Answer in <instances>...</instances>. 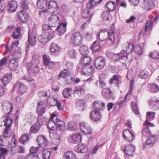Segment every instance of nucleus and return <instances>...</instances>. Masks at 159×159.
Here are the masks:
<instances>
[{
  "instance_id": "nucleus-3",
  "label": "nucleus",
  "mask_w": 159,
  "mask_h": 159,
  "mask_svg": "<svg viewBox=\"0 0 159 159\" xmlns=\"http://www.w3.org/2000/svg\"><path fill=\"white\" fill-rule=\"evenodd\" d=\"M39 58L34 59L33 57L31 63L28 64V66L27 68V70L28 72L30 73V72L34 73H37L39 70V68L38 66V64L39 63Z\"/></svg>"
},
{
  "instance_id": "nucleus-20",
  "label": "nucleus",
  "mask_w": 159,
  "mask_h": 159,
  "mask_svg": "<svg viewBox=\"0 0 159 159\" xmlns=\"http://www.w3.org/2000/svg\"><path fill=\"white\" fill-rule=\"evenodd\" d=\"M36 111L39 116H42L45 111V105L43 102L40 101L38 102Z\"/></svg>"
},
{
  "instance_id": "nucleus-47",
  "label": "nucleus",
  "mask_w": 159,
  "mask_h": 159,
  "mask_svg": "<svg viewBox=\"0 0 159 159\" xmlns=\"http://www.w3.org/2000/svg\"><path fill=\"white\" fill-rule=\"evenodd\" d=\"M57 127L61 131L65 130L66 128L65 123L63 121L57 119Z\"/></svg>"
},
{
  "instance_id": "nucleus-15",
  "label": "nucleus",
  "mask_w": 159,
  "mask_h": 159,
  "mask_svg": "<svg viewBox=\"0 0 159 159\" xmlns=\"http://www.w3.org/2000/svg\"><path fill=\"white\" fill-rule=\"evenodd\" d=\"M124 51H121V52L118 54H114L113 53H110L111 56H112L113 60L115 61H117L120 60H124L125 61L127 60V53L124 52Z\"/></svg>"
},
{
  "instance_id": "nucleus-59",
  "label": "nucleus",
  "mask_w": 159,
  "mask_h": 159,
  "mask_svg": "<svg viewBox=\"0 0 159 159\" xmlns=\"http://www.w3.org/2000/svg\"><path fill=\"white\" fill-rule=\"evenodd\" d=\"M68 53L69 57L72 59H76L77 53L75 50L74 49H70L68 51Z\"/></svg>"
},
{
  "instance_id": "nucleus-38",
  "label": "nucleus",
  "mask_w": 159,
  "mask_h": 159,
  "mask_svg": "<svg viewBox=\"0 0 159 159\" xmlns=\"http://www.w3.org/2000/svg\"><path fill=\"white\" fill-rule=\"evenodd\" d=\"M9 10L11 12H14L17 7L16 2L15 1H11L9 2L7 5Z\"/></svg>"
},
{
  "instance_id": "nucleus-22",
  "label": "nucleus",
  "mask_w": 159,
  "mask_h": 159,
  "mask_svg": "<svg viewBox=\"0 0 159 159\" xmlns=\"http://www.w3.org/2000/svg\"><path fill=\"white\" fill-rule=\"evenodd\" d=\"M2 106V110L7 114H10L13 109V105L10 102L3 103Z\"/></svg>"
},
{
  "instance_id": "nucleus-10",
  "label": "nucleus",
  "mask_w": 159,
  "mask_h": 159,
  "mask_svg": "<svg viewBox=\"0 0 159 159\" xmlns=\"http://www.w3.org/2000/svg\"><path fill=\"white\" fill-rule=\"evenodd\" d=\"M48 21L49 27L53 28L60 23L59 17L55 15L52 14L48 18Z\"/></svg>"
},
{
  "instance_id": "nucleus-9",
  "label": "nucleus",
  "mask_w": 159,
  "mask_h": 159,
  "mask_svg": "<svg viewBox=\"0 0 159 159\" xmlns=\"http://www.w3.org/2000/svg\"><path fill=\"white\" fill-rule=\"evenodd\" d=\"M148 104L151 109L154 111L157 110L159 108V98L152 97L148 101Z\"/></svg>"
},
{
  "instance_id": "nucleus-51",
  "label": "nucleus",
  "mask_w": 159,
  "mask_h": 159,
  "mask_svg": "<svg viewBox=\"0 0 159 159\" xmlns=\"http://www.w3.org/2000/svg\"><path fill=\"white\" fill-rule=\"evenodd\" d=\"M85 90L83 88H81L80 87H76L75 88V90L74 92V94L77 95L80 97L83 95L85 93Z\"/></svg>"
},
{
  "instance_id": "nucleus-34",
  "label": "nucleus",
  "mask_w": 159,
  "mask_h": 159,
  "mask_svg": "<svg viewBox=\"0 0 159 159\" xmlns=\"http://www.w3.org/2000/svg\"><path fill=\"white\" fill-rule=\"evenodd\" d=\"M123 47L124 50L121 51H124L125 52L127 53V57L129 53L133 50L134 45L131 43H127L123 45ZM123 53H124V52H123Z\"/></svg>"
},
{
  "instance_id": "nucleus-28",
  "label": "nucleus",
  "mask_w": 159,
  "mask_h": 159,
  "mask_svg": "<svg viewBox=\"0 0 159 159\" xmlns=\"http://www.w3.org/2000/svg\"><path fill=\"white\" fill-rule=\"evenodd\" d=\"M94 109L97 111H102L105 107V103L102 101L95 102L93 104Z\"/></svg>"
},
{
  "instance_id": "nucleus-62",
  "label": "nucleus",
  "mask_w": 159,
  "mask_h": 159,
  "mask_svg": "<svg viewBox=\"0 0 159 159\" xmlns=\"http://www.w3.org/2000/svg\"><path fill=\"white\" fill-rule=\"evenodd\" d=\"M98 1L97 0H91L89 1L86 5V7L88 9H90L93 7L96 4Z\"/></svg>"
},
{
  "instance_id": "nucleus-21",
  "label": "nucleus",
  "mask_w": 159,
  "mask_h": 159,
  "mask_svg": "<svg viewBox=\"0 0 159 159\" xmlns=\"http://www.w3.org/2000/svg\"><path fill=\"white\" fill-rule=\"evenodd\" d=\"M135 147L134 146L128 144L124 148V151L125 153L129 156H132L135 153Z\"/></svg>"
},
{
  "instance_id": "nucleus-39",
  "label": "nucleus",
  "mask_w": 159,
  "mask_h": 159,
  "mask_svg": "<svg viewBox=\"0 0 159 159\" xmlns=\"http://www.w3.org/2000/svg\"><path fill=\"white\" fill-rule=\"evenodd\" d=\"M64 159H76L75 154L73 151H70L65 152L63 155Z\"/></svg>"
},
{
  "instance_id": "nucleus-8",
  "label": "nucleus",
  "mask_w": 159,
  "mask_h": 159,
  "mask_svg": "<svg viewBox=\"0 0 159 159\" xmlns=\"http://www.w3.org/2000/svg\"><path fill=\"white\" fill-rule=\"evenodd\" d=\"M79 125L80 130L83 133L87 135H90L92 134V129L88 123L84 122H81L80 123Z\"/></svg>"
},
{
  "instance_id": "nucleus-53",
  "label": "nucleus",
  "mask_w": 159,
  "mask_h": 159,
  "mask_svg": "<svg viewBox=\"0 0 159 159\" xmlns=\"http://www.w3.org/2000/svg\"><path fill=\"white\" fill-rule=\"evenodd\" d=\"M29 136L27 134H23L20 138V142L23 144L27 143L29 141Z\"/></svg>"
},
{
  "instance_id": "nucleus-58",
  "label": "nucleus",
  "mask_w": 159,
  "mask_h": 159,
  "mask_svg": "<svg viewBox=\"0 0 159 159\" xmlns=\"http://www.w3.org/2000/svg\"><path fill=\"white\" fill-rule=\"evenodd\" d=\"M133 50L139 55H141L143 52L142 47L138 45L134 46Z\"/></svg>"
},
{
  "instance_id": "nucleus-37",
  "label": "nucleus",
  "mask_w": 159,
  "mask_h": 159,
  "mask_svg": "<svg viewBox=\"0 0 159 159\" xmlns=\"http://www.w3.org/2000/svg\"><path fill=\"white\" fill-rule=\"evenodd\" d=\"M11 73H7L2 78V82L4 85H7L11 81Z\"/></svg>"
},
{
  "instance_id": "nucleus-19",
  "label": "nucleus",
  "mask_w": 159,
  "mask_h": 159,
  "mask_svg": "<svg viewBox=\"0 0 159 159\" xmlns=\"http://www.w3.org/2000/svg\"><path fill=\"white\" fill-rule=\"evenodd\" d=\"M36 140L38 143L39 147L44 148L47 146L48 141L42 135L38 136Z\"/></svg>"
},
{
  "instance_id": "nucleus-4",
  "label": "nucleus",
  "mask_w": 159,
  "mask_h": 159,
  "mask_svg": "<svg viewBox=\"0 0 159 159\" xmlns=\"http://www.w3.org/2000/svg\"><path fill=\"white\" fill-rule=\"evenodd\" d=\"M2 120L4 122V125L6 126L3 131V134L5 136H7V135L9 133V131L11 127L13 120L11 117L8 116H3Z\"/></svg>"
},
{
  "instance_id": "nucleus-14",
  "label": "nucleus",
  "mask_w": 159,
  "mask_h": 159,
  "mask_svg": "<svg viewBox=\"0 0 159 159\" xmlns=\"http://www.w3.org/2000/svg\"><path fill=\"white\" fill-rule=\"evenodd\" d=\"M123 137L127 142H131L135 139V135L133 132L128 130H125L123 132Z\"/></svg>"
},
{
  "instance_id": "nucleus-11",
  "label": "nucleus",
  "mask_w": 159,
  "mask_h": 159,
  "mask_svg": "<svg viewBox=\"0 0 159 159\" xmlns=\"http://www.w3.org/2000/svg\"><path fill=\"white\" fill-rule=\"evenodd\" d=\"M82 35L79 32L74 33L71 37V42L77 46L82 43Z\"/></svg>"
},
{
  "instance_id": "nucleus-56",
  "label": "nucleus",
  "mask_w": 159,
  "mask_h": 159,
  "mask_svg": "<svg viewBox=\"0 0 159 159\" xmlns=\"http://www.w3.org/2000/svg\"><path fill=\"white\" fill-rule=\"evenodd\" d=\"M67 129L68 130L75 131L77 129V127L75 123L70 121L68 123Z\"/></svg>"
},
{
  "instance_id": "nucleus-52",
  "label": "nucleus",
  "mask_w": 159,
  "mask_h": 159,
  "mask_svg": "<svg viewBox=\"0 0 159 159\" xmlns=\"http://www.w3.org/2000/svg\"><path fill=\"white\" fill-rule=\"evenodd\" d=\"M63 67L65 69L70 72L73 69L74 64L70 61H67L64 64Z\"/></svg>"
},
{
  "instance_id": "nucleus-57",
  "label": "nucleus",
  "mask_w": 159,
  "mask_h": 159,
  "mask_svg": "<svg viewBox=\"0 0 159 159\" xmlns=\"http://www.w3.org/2000/svg\"><path fill=\"white\" fill-rule=\"evenodd\" d=\"M84 100L83 99H80L77 101L76 102V107L79 110L82 111L84 110Z\"/></svg>"
},
{
  "instance_id": "nucleus-32",
  "label": "nucleus",
  "mask_w": 159,
  "mask_h": 159,
  "mask_svg": "<svg viewBox=\"0 0 159 159\" xmlns=\"http://www.w3.org/2000/svg\"><path fill=\"white\" fill-rule=\"evenodd\" d=\"M8 66L11 70L15 71L18 68V64L16 60L11 59L9 60Z\"/></svg>"
},
{
  "instance_id": "nucleus-48",
  "label": "nucleus",
  "mask_w": 159,
  "mask_h": 159,
  "mask_svg": "<svg viewBox=\"0 0 159 159\" xmlns=\"http://www.w3.org/2000/svg\"><path fill=\"white\" fill-rule=\"evenodd\" d=\"M15 102L20 107L22 108L24 107L25 104L24 100L21 98V96H17L15 99Z\"/></svg>"
},
{
  "instance_id": "nucleus-6",
  "label": "nucleus",
  "mask_w": 159,
  "mask_h": 159,
  "mask_svg": "<svg viewBox=\"0 0 159 159\" xmlns=\"http://www.w3.org/2000/svg\"><path fill=\"white\" fill-rule=\"evenodd\" d=\"M45 123L44 119L39 118V116L37 119V122L31 126L30 133L34 134L37 133L39 130L41 125Z\"/></svg>"
},
{
  "instance_id": "nucleus-33",
  "label": "nucleus",
  "mask_w": 159,
  "mask_h": 159,
  "mask_svg": "<svg viewBox=\"0 0 159 159\" xmlns=\"http://www.w3.org/2000/svg\"><path fill=\"white\" fill-rule=\"evenodd\" d=\"M15 89L18 90L20 93H24L26 91V87L23 84L20 82H17L14 85Z\"/></svg>"
},
{
  "instance_id": "nucleus-60",
  "label": "nucleus",
  "mask_w": 159,
  "mask_h": 159,
  "mask_svg": "<svg viewBox=\"0 0 159 159\" xmlns=\"http://www.w3.org/2000/svg\"><path fill=\"white\" fill-rule=\"evenodd\" d=\"M79 50L80 54L82 55H87L89 52L88 48L85 46H83L80 47Z\"/></svg>"
},
{
  "instance_id": "nucleus-17",
  "label": "nucleus",
  "mask_w": 159,
  "mask_h": 159,
  "mask_svg": "<svg viewBox=\"0 0 159 159\" xmlns=\"http://www.w3.org/2000/svg\"><path fill=\"white\" fill-rule=\"evenodd\" d=\"M101 94L103 97L106 99H114L115 97L113 93L110 91L109 88H104L101 91Z\"/></svg>"
},
{
  "instance_id": "nucleus-45",
  "label": "nucleus",
  "mask_w": 159,
  "mask_h": 159,
  "mask_svg": "<svg viewBox=\"0 0 159 159\" xmlns=\"http://www.w3.org/2000/svg\"><path fill=\"white\" fill-rule=\"evenodd\" d=\"M99 41L96 40L92 44L90 48L93 52L97 51L100 48V43Z\"/></svg>"
},
{
  "instance_id": "nucleus-1",
  "label": "nucleus",
  "mask_w": 159,
  "mask_h": 159,
  "mask_svg": "<svg viewBox=\"0 0 159 159\" xmlns=\"http://www.w3.org/2000/svg\"><path fill=\"white\" fill-rule=\"evenodd\" d=\"M115 28L114 24H112L110 26L109 30L105 29L101 30L97 35L98 39L101 42L108 40L111 45H114L116 43L118 44L120 41L118 37L120 32L115 30Z\"/></svg>"
},
{
  "instance_id": "nucleus-43",
  "label": "nucleus",
  "mask_w": 159,
  "mask_h": 159,
  "mask_svg": "<svg viewBox=\"0 0 159 159\" xmlns=\"http://www.w3.org/2000/svg\"><path fill=\"white\" fill-rule=\"evenodd\" d=\"M72 92V90L71 88H66L63 90L62 94L65 98H67L71 96Z\"/></svg>"
},
{
  "instance_id": "nucleus-16",
  "label": "nucleus",
  "mask_w": 159,
  "mask_h": 159,
  "mask_svg": "<svg viewBox=\"0 0 159 159\" xmlns=\"http://www.w3.org/2000/svg\"><path fill=\"white\" fill-rule=\"evenodd\" d=\"M82 136L78 133H74L68 137V140L70 143H75L80 142L82 140Z\"/></svg>"
},
{
  "instance_id": "nucleus-29",
  "label": "nucleus",
  "mask_w": 159,
  "mask_h": 159,
  "mask_svg": "<svg viewBox=\"0 0 159 159\" xmlns=\"http://www.w3.org/2000/svg\"><path fill=\"white\" fill-rule=\"evenodd\" d=\"M18 17L21 21L23 22L26 21L29 18V16L27 12L22 10L20 11L18 13Z\"/></svg>"
},
{
  "instance_id": "nucleus-64",
  "label": "nucleus",
  "mask_w": 159,
  "mask_h": 159,
  "mask_svg": "<svg viewBox=\"0 0 159 159\" xmlns=\"http://www.w3.org/2000/svg\"><path fill=\"white\" fill-rule=\"evenodd\" d=\"M153 21L151 20H148L146 23L145 28V32L148 30H151L152 28Z\"/></svg>"
},
{
  "instance_id": "nucleus-30",
  "label": "nucleus",
  "mask_w": 159,
  "mask_h": 159,
  "mask_svg": "<svg viewBox=\"0 0 159 159\" xmlns=\"http://www.w3.org/2000/svg\"><path fill=\"white\" fill-rule=\"evenodd\" d=\"M147 120L145 121L144 123H143V131H142V135L144 136H149L150 135L151 132L150 129H149L148 127L151 126L150 125H149Z\"/></svg>"
},
{
  "instance_id": "nucleus-40",
  "label": "nucleus",
  "mask_w": 159,
  "mask_h": 159,
  "mask_svg": "<svg viewBox=\"0 0 159 159\" xmlns=\"http://www.w3.org/2000/svg\"><path fill=\"white\" fill-rule=\"evenodd\" d=\"M125 97L123 101L121 100L120 98L119 99L118 103L115 104L113 107V109L115 111L119 110L120 107H121V106L123 104H125L126 102L129 100V99H126V100H125Z\"/></svg>"
},
{
  "instance_id": "nucleus-27",
  "label": "nucleus",
  "mask_w": 159,
  "mask_h": 159,
  "mask_svg": "<svg viewBox=\"0 0 159 159\" xmlns=\"http://www.w3.org/2000/svg\"><path fill=\"white\" fill-rule=\"evenodd\" d=\"M90 117L93 120L97 121L101 118L102 115L99 111L94 110L90 113Z\"/></svg>"
},
{
  "instance_id": "nucleus-61",
  "label": "nucleus",
  "mask_w": 159,
  "mask_h": 159,
  "mask_svg": "<svg viewBox=\"0 0 159 159\" xmlns=\"http://www.w3.org/2000/svg\"><path fill=\"white\" fill-rule=\"evenodd\" d=\"M8 137L7 135V136H5L4 134L3 136H0V147H4L6 145L7 140L6 137Z\"/></svg>"
},
{
  "instance_id": "nucleus-31",
  "label": "nucleus",
  "mask_w": 159,
  "mask_h": 159,
  "mask_svg": "<svg viewBox=\"0 0 159 159\" xmlns=\"http://www.w3.org/2000/svg\"><path fill=\"white\" fill-rule=\"evenodd\" d=\"M155 114V112L147 111L146 112V119L145 121L147 120L148 123H149L152 127H153L154 125L153 123L150 122L149 121L153 120L154 119Z\"/></svg>"
},
{
  "instance_id": "nucleus-26",
  "label": "nucleus",
  "mask_w": 159,
  "mask_h": 159,
  "mask_svg": "<svg viewBox=\"0 0 159 159\" xmlns=\"http://www.w3.org/2000/svg\"><path fill=\"white\" fill-rule=\"evenodd\" d=\"M74 150L78 152L84 153L88 151V148L86 145L80 143L74 148Z\"/></svg>"
},
{
  "instance_id": "nucleus-54",
  "label": "nucleus",
  "mask_w": 159,
  "mask_h": 159,
  "mask_svg": "<svg viewBox=\"0 0 159 159\" xmlns=\"http://www.w3.org/2000/svg\"><path fill=\"white\" fill-rule=\"evenodd\" d=\"M70 75V72L64 69L60 72L58 77L59 78H66Z\"/></svg>"
},
{
  "instance_id": "nucleus-18",
  "label": "nucleus",
  "mask_w": 159,
  "mask_h": 159,
  "mask_svg": "<svg viewBox=\"0 0 159 159\" xmlns=\"http://www.w3.org/2000/svg\"><path fill=\"white\" fill-rule=\"evenodd\" d=\"M155 4L151 0H143L141 4L142 8L146 10H150L154 8Z\"/></svg>"
},
{
  "instance_id": "nucleus-42",
  "label": "nucleus",
  "mask_w": 159,
  "mask_h": 159,
  "mask_svg": "<svg viewBox=\"0 0 159 159\" xmlns=\"http://www.w3.org/2000/svg\"><path fill=\"white\" fill-rule=\"evenodd\" d=\"M106 6L109 11H114L115 9V2L113 1H109L106 3Z\"/></svg>"
},
{
  "instance_id": "nucleus-44",
  "label": "nucleus",
  "mask_w": 159,
  "mask_h": 159,
  "mask_svg": "<svg viewBox=\"0 0 159 159\" xmlns=\"http://www.w3.org/2000/svg\"><path fill=\"white\" fill-rule=\"evenodd\" d=\"M119 76L116 75H114L112 77L110 78V83L113 84L115 86H117L118 84V82L120 80Z\"/></svg>"
},
{
  "instance_id": "nucleus-41",
  "label": "nucleus",
  "mask_w": 159,
  "mask_h": 159,
  "mask_svg": "<svg viewBox=\"0 0 159 159\" xmlns=\"http://www.w3.org/2000/svg\"><path fill=\"white\" fill-rule=\"evenodd\" d=\"M59 46L55 43H52L49 46V49L51 52L52 53H56L60 49Z\"/></svg>"
},
{
  "instance_id": "nucleus-12",
  "label": "nucleus",
  "mask_w": 159,
  "mask_h": 159,
  "mask_svg": "<svg viewBox=\"0 0 159 159\" xmlns=\"http://www.w3.org/2000/svg\"><path fill=\"white\" fill-rule=\"evenodd\" d=\"M67 24L66 22L60 23L57 27H54L53 28H50V29L52 32L54 33V31H57L59 35H61L64 34L66 31Z\"/></svg>"
},
{
  "instance_id": "nucleus-2",
  "label": "nucleus",
  "mask_w": 159,
  "mask_h": 159,
  "mask_svg": "<svg viewBox=\"0 0 159 159\" xmlns=\"http://www.w3.org/2000/svg\"><path fill=\"white\" fill-rule=\"evenodd\" d=\"M42 30L44 33L48 34V35L43 34L39 36V41L44 44L48 42L55 36L54 33L52 32L48 25H44L43 26Z\"/></svg>"
},
{
  "instance_id": "nucleus-46",
  "label": "nucleus",
  "mask_w": 159,
  "mask_h": 159,
  "mask_svg": "<svg viewBox=\"0 0 159 159\" xmlns=\"http://www.w3.org/2000/svg\"><path fill=\"white\" fill-rule=\"evenodd\" d=\"M134 80H131L129 82V87L130 90L129 92L125 96V99H129L133 91V88L134 87Z\"/></svg>"
},
{
  "instance_id": "nucleus-7",
  "label": "nucleus",
  "mask_w": 159,
  "mask_h": 159,
  "mask_svg": "<svg viewBox=\"0 0 159 159\" xmlns=\"http://www.w3.org/2000/svg\"><path fill=\"white\" fill-rule=\"evenodd\" d=\"M37 36L36 32L34 30L29 31L28 33V43L27 42L26 43V47L28 48L29 46V44L32 46L34 45L36 43V37Z\"/></svg>"
},
{
  "instance_id": "nucleus-23",
  "label": "nucleus",
  "mask_w": 159,
  "mask_h": 159,
  "mask_svg": "<svg viewBox=\"0 0 159 159\" xmlns=\"http://www.w3.org/2000/svg\"><path fill=\"white\" fill-rule=\"evenodd\" d=\"M81 71L82 75L85 76L90 75L94 72V69L92 66H87L85 67H83Z\"/></svg>"
},
{
  "instance_id": "nucleus-13",
  "label": "nucleus",
  "mask_w": 159,
  "mask_h": 159,
  "mask_svg": "<svg viewBox=\"0 0 159 159\" xmlns=\"http://www.w3.org/2000/svg\"><path fill=\"white\" fill-rule=\"evenodd\" d=\"M105 64V58L102 56L98 57L96 58L94 61V66L98 69H102Z\"/></svg>"
},
{
  "instance_id": "nucleus-5",
  "label": "nucleus",
  "mask_w": 159,
  "mask_h": 159,
  "mask_svg": "<svg viewBox=\"0 0 159 159\" xmlns=\"http://www.w3.org/2000/svg\"><path fill=\"white\" fill-rule=\"evenodd\" d=\"M57 119L56 115L55 114H52L51 117L49 120L47 125V126L49 130L54 131L56 130Z\"/></svg>"
},
{
  "instance_id": "nucleus-49",
  "label": "nucleus",
  "mask_w": 159,
  "mask_h": 159,
  "mask_svg": "<svg viewBox=\"0 0 159 159\" xmlns=\"http://www.w3.org/2000/svg\"><path fill=\"white\" fill-rule=\"evenodd\" d=\"M48 9L51 10L49 11L53 12L57 9V5L56 2L54 1H50L49 2L48 6Z\"/></svg>"
},
{
  "instance_id": "nucleus-24",
  "label": "nucleus",
  "mask_w": 159,
  "mask_h": 159,
  "mask_svg": "<svg viewBox=\"0 0 159 159\" xmlns=\"http://www.w3.org/2000/svg\"><path fill=\"white\" fill-rule=\"evenodd\" d=\"M157 139V137L155 135H149L144 144L145 147L148 145L152 146L156 143Z\"/></svg>"
},
{
  "instance_id": "nucleus-35",
  "label": "nucleus",
  "mask_w": 159,
  "mask_h": 159,
  "mask_svg": "<svg viewBox=\"0 0 159 159\" xmlns=\"http://www.w3.org/2000/svg\"><path fill=\"white\" fill-rule=\"evenodd\" d=\"M52 100L54 103L53 104L50 103L51 106H53L56 105L57 107V109L60 111H63L64 110V108L62 105V103L60 101L58 100L57 98H52Z\"/></svg>"
},
{
  "instance_id": "nucleus-50",
  "label": "nucleus",
  "mask_w": 159,
  "mask_h": 159,
  "mask_svg": "<svg viewBox=\"0 0 159 159\" xmlns=\"http://www.w3.org/2000/svg\"><path fill=\"white\" fill-rule=\"evenodd\" d=\"M37 4L38 7L39 9H43L47 6V0H38Z\"/></svg>"
},
{
  "instance_id": "nucleus-25",
  "label": "nucleus",
  "mask_w": 159,
  "mask_h": 159,
  "mask_svg": "<svg viewBox=\"0 0 159 159\" xmlns=\"http://www.w3.org/2000/svg\"><path fill=\"white\" fill-rule=\"evenodd\" d=\"M92 61V59L90 57L86 56L82 57L80 60V64L83 66V67H85L87 66H89Z\"/></svg>"
},
{
  "instance_id": "nucleus-55",
  "label": "nucleus",
  "mask_w": 159,
  "mask_h": 159,
  "mask_svg": "<svg viewBox=\"0 0 159 159\" xmlns=\"http://www.w3.org/2000/svg\"><path fill=\"white\" fill-rule=\"evenodd\" d=\"M21 56L22 52L20 49H18L16 50L12 55L13 59L16 60L20 58Z\"/></svg>"
},
{
  "instance_id": "nucleus-63",
  "label": "nucleus",
  "mask_w": 159,
  "mask_h": 159,
  "mask_svg": "<svg viewBox=\"0 0 159 159\" xmlns=\"http://www.w3.org/2000/svg\"><path fill=\"white\" fill-rule=\"evenodd\" d=\"M51 153L49 151L44 149L42 151V157L43 159H49Z\"/></svg>"
},
{
  "instance_id": "nucleus-36",
  "label": "nucleus",
  "mask_w": 159,
  "mask_h": 159,
  "mask_svg": "<svg viewBox=\"0 0 159 159\" xmlns=\"http://www.w3.org/2000/svg\"><path fill=\"white\" fill-rule=\"evenodd\" d=\"M148 87L149 91L151 93H154L159 91V87L155 84L149 83Z\"/></svg>"
}]
</instances>
